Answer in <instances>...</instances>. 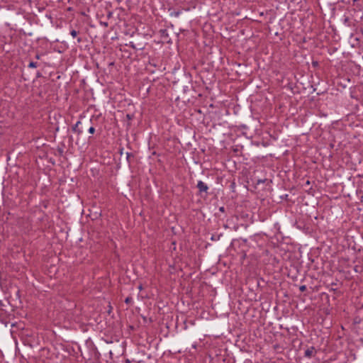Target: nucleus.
<instances>
[{"label":"nucleus","mask_w":363,"mask_h":363,"mask_svg":"<svg viewBox=\"0 0 363 363\" xmlns=\"http://www.w3.org/2000/svg\"><path fill=\"white\" fill-rule=\"evenodd\" d=\"M159 33L162 40L166 41L167 43H169L170 41V39L169 38V33L167 29L160 30Z\"/></svg>","instance_id":"f257e3e1"},{"label":"nucleus","mask_w":363,"mask_h":363,"mask_svg":"<svg viewBox=\"0 0 363 363\" xmlns=\"http://www.w3.org/2000/svg\"><path fill=\"white\" fill-rule=\"evenodd\" d=\"M316 351L314 347H310L307 350H306L304 352V356L307 358H311L314 356Z\"/></svg>","instance_id":"f03ea898"},{"label":"nucleus","mask_w":363,"mask_h":363,"mask_svg":"<svg viewBox=\"0 0 363 363\" xmlns=\"http://www.w3.org/2000/svg\"><path fill=\"white\" fill-rule=\"evenodd\" d=\"M197 188L200 193L207 192L208 187V186L202 181H199L197 183Z\"/></svg>","instance_id":"7ed1b4c3"},{"label":"nucleus","mask_w":363,"mask_h":363,"mask_svg":"<svg viewBox=\"0 0 363 363\" xmlns=\"http://www.w3.org/2000/svg\"><path fill=\"white\" fill-rule=\"evenodd\" d=\"M81 124V121H77L75 125L72 128V130L77 133L78 135H80L82 133V130L78 128L79 125Z\"/></svg>","instance_id":"20e7f679"},{"label":"nucleus","mask_w":363,"mask_h":363,"mask_svg":"<svg viewBox=\"0 0 363 363\" xmlns=\"http://www.w3.org/2000/svg\"><path fill=\"white\" fill-rule=\"evenodd\" d=\"M181 11H172L170 15L171 16H174V17H178L179 16V15L181 14Z\"/></svg>","instance_id":"39448f33"},{"label":"nucleus","mask_w":363,"mask_h":363,"mask_svg":"<svg viewBox=\"0 0 363 363\" xmlns=\"http://www.w3.org/2000/svg\"><path fill=\"white\" fill-rule=\"evenodd\" d=\"M37 66H38L37 62H30L28 65V67H30V68H35V67H37Z\"/></svg>","instance_id":"423d86ee"},{"label":"nucleus","mask_w":363,"mask_h":363,"mask_svg":"<svg viewBox=\"0 0 363 363\" xmlns=\"http://www.w3.org/2000/svg\"><path fill=\"white\" fill-rule=\"evenodd\" d=\"M77 34H78V32H77V30H72L70 31V35H71L73 38L77 37Z\"/></svg>","instance_id":"0eeeda50"},{"label":"nucleus","mask_w":363,"mask_h":363,"mask_svg":"<svg viewBox=\"0 0 363 363\" xmlns=\"http://www.w3.org/2000/svg\"><path fill=\"white\" fill-rule=\"evenodd\" d=\"M88 131L90 134H94L95 133V128L93 126H91L89 128Z\"/></svg>","instance_id":"6e6552de"},{"label":"nucleus","mask_w":363,"mask_h":363,"mask_svg":"<svg viewBox=\"0 0 363 363\" xmlns=\"http://www.w3.org/2000/svg\"><path fill=\"white\" fill-rule=\"evenodd\" d=\"M299 290L302 292L305 291L306 290V286L305 285L300 286Z\"/></svg>","instance_id":"1a4fd4ad"},{"label":"nucleus","mask_w":363,"mask_h":363,"mask_svg":"<svg viewBox=\"0 0 363 363\" xmlns=\"http://www.w3.org/2000/svg\"><path fill=\"white\" fill-rule=\"evenodd\" d=\"M132 301V298L131 297H127L125 300V302L126 303H130V302Z\"/></svg>","instance_id":"9d476101"},{"label":"nucleus","mask_w":363,"mask_h":363,"mask_svg":"<svg viewBox=\"0 0 363 363\" xmlns=\"http://www.w3.org/2000/svg\"><path fill=\"white\" fill-rule=\"evenodd\" d=\"M219 210H220V211H221V212H224L225 208H224V207H223V206H222V207H220V208H219Z\"/></svg>","instance_id":"9b49d317"},{"label":"nucleus","mask_w":363,"mask_h":363,"mask_svg":"<svg viewBox=\"0 0 363 363\" xmlns=\"http://www.w3.org/2000/svg\"><path fill=\"white\" fill-rule=\"evenodd\" d=\"M82 41V40L81 38H77V42L78 43H81Z\"/></svg>","instance_id":"f8f14e48"},{"label":"nucleus","mask_w":363,"mask_h":363,"mask_svg":"<svg viewBox=\"0 0 363 363\" xmlns=\"http://www.w3.org/2000/svg\"><path fill=\"white\" fill-rule=\"evenodd\" d=\"M125 362L126 363H130V361L129 359H127Z\"/></svg>","instance_id":"ddd939ff"},{"label":"nucleus","mask_w":363,"mask_h":363,"mask_svg":"<svg viewBox=\"0 0 363 363\" xmlns=\"http://www.w3.org/2000/svg\"><path fill=\"white\" fill-rule=\"evenodd\" d=\"M36 58L37 59H39L40 58V56L38 55H36Z\"/></svg>","instance_id":"4468645a"},{"label":"nucleus","mask_w":363,"mask_h":363,"mask_svg":"<svg viewBox=\"0 0 363 363\" xmlns=\"http://www.w3.org/2000/svg\"><path fill=\"white\" fill-rule=\"evenodd\" d=\"M127 117H128V118H130V116H129V115H127Z\"/></svg>","instance_id":"2eb2a0df"},{"label":"nucleus","mask_w":363,"mask_h":363,"mask_svg":"<svg viewBox=\"0 0 363 363\" xmlns=\"http://www.w3.org/2000/svg\"><path fill=\"white\" fill-rule=\"evenodd\" d=\"M362 34H363V31H362Z\"/></svg>","instance_id":"dca6fc26"},{"label":"nucleus","mask_w":363,"mask_h":363,"mask_svg":"<svg viewBox=\"0 0 363 363\" xmlns=\"http://www.w3.org/2000/svg\"><path fill=\"white\" fill-rule=\"evenodd\" d=\"M362 34H363V31H362Z\"/></svg>","instance_id":"f3484780"},{"label":"nucleus","mask_w":363,"mask_h":363,"mask_svg":"<svg viewBox=\"0 0 363 363\" xmlns=\"http://www.w3.org/2000/svg\"><path fill=\"white\" fill-rule=\"evenodd\" d=\"M362 34H363V31H362Z\"/></svg>","instance_id":"a211bd4d"}]
</instances>
